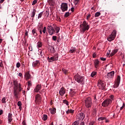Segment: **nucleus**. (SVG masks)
Returning a JSON list of instances; mask_svg holds the SVG:
<instances>
[{"label": "nucleus", "instance_id": "nucleus-1", "mask_svg": "<svg viewBox=\"0 0 125 125\" xmlns=\"http://www.w3.org/2000/svg\"><path fill=\"white\" fill-rule=\"evenodd\" d=\"M80 31L82 34H83V33L87 32L88 29H89V25L85 21H83V23L80 24Z\"/></svg>", "mask_w": 125, "mask_h": 125}, {"label": "nucleus", "instance_id": "nucleus-2", "mask_svg": "<svg viewBox=\"0 0 125 125\" xmlns=\"http://www.w3.org/2000/svg\"><path fill=\"white\" fill-rule=\"evenodd\" d=\"M14 95L15 97V99L17 101H19L20 93L18 90V84L17 81H14Z\"/></svg>", "mask_w": 125, "mask_h": 125}, {"label": "nucleus", "instance_id": "nucleus-3", "mask_svg": "<svg viewBox=\"0 0 125 125\" xmlns=\"http://www.w3.org/2000/svg\"><path fill=\"white\" fill-rule=\"evenodd\" d=\"M75 80L79 83L83 84H84V78L80 74H77L74 76Z\"/></svg>", "mask_w": 125, "mask_h": 125}, {"label": "nucleus", "instance_id": "nucleus-4", "mask_svg": "<svg viewBox=\"0 0 125 125\" xmlns=\"http://www.w3.org/2000/svg\"><path fill=\"white\" fill-rule=\"evenodd\" d=\"M85 104L86 107L87 108H90L92 106V99L90 97H88L85 100Z\"/></svg>", "mask_w": 125, "mask_h": 125}, {"label": "nucleus", "instance_id": "nucleus-5", "mask_svg": "<svg viewBox=\"0 0 125 125\" xmlns=\"http://www.w3.org/2000/svg\"><path fill=\"white\" fill-rule=\"evenodd\" d=\"M116 34H117V32L116 30H114L113 31V32L109 36V37H108V38H107V41H108L109 42H111L112 41H114V40L116 38Z\"/></svg>", "mask_w": 125, "mask_h": 125}, {"label": "nucleus", "instance_id": "nucleus-6", "mask_svg": "<svg viewBox=\"0 0 125 125\" xmlns=\"http://www.w3.org/2000/svg\"><path fill=\"white\" fill-rule=\"evenodd\" d=\"M47 29L48 34L51 36H52L56 32L55 29H54L53 26L51 25L48 26Z\"/></svg>", "mask_w": 125, "mask_h": 125}, {"label": "nucleus", "instance_id": "nucleus-7", "mask_svg": "<svg viewBox=\"0 0 125 125\" xmlns=\"http://www.w3.org/2000/svg\"><path fill=\"white\" fill-rule=\"evenodd\" d=\"M112 104V101L110 99L104 100L103 103L102 104V105L103 107H108L109 104Z\"/></svg>", "mask_w": 125, "mask_h": 125}, {"label": "nucleus", "instance_id": "nucleus-8", "mask_svg": "<svg viewBox=\"0 0 125 125\" xmlns=\"http://www.w3.org/2000/svg\"><path fill=\"white\" fill-rule=\"evenodd\" d=\"M68 5L66 2H62L61 5V9L62 12H66L68 10Z\"/></svg>", "mask_w": 125, "mask_h": 125}, {"label": "nucleus", "instance_id": "nucleus-9", "mask_svg": "<svg viewBox=\"0 0 125 125\" xmlns=\"http://www.w3.org/2000/svg\"><path fill=\"white\" fill-rule=\"evenodd\" d=\"M47 60H48V62H53L57 61V60H58V55H54V56L51 57H48Z\"/></svg>", "mask_w": 125, "mask_h": 125}, {"label": "nucleus", "instance_id": "nucleus-10", "mask_svg": "<svg viewBox=\"0 0 125 125\" xmlns=\"http://www.w3.org/2000/svg\"><path fill=\"white\" fill-rule=\"evenodd\" d=\"M121 77L120 75H118L117 76V79L115 83V84L114 85V87H115L116 88H117V87H119V85H120V83L121 82Z\"/></svg>", "mask_w": 125, "mask_h": 125}, {"label": "nucleus", "instance_id": "nucleus-11", "mask_svg": "<svg viewBox=\"0 0 125 125\" xmlns=\"http://www.w3.org/2000/svg\"><path fill=\"white\" fill-rule=\"evenodd\" d=\"M41 100L42 98L41 97V95L39 94L36 95L35 102L37 103V104L38 103L39 104H40Z\"/></svg>", "mask_w": 125, "mask_h": 125}, {"label": "nucleus", "instance_id": "nucleus-12", "mask_svg": "<svg viewBox=\"0 0 125 125\" xmlns=\"http://www.w3.org/2000/svg\"><path fill=\"white\" fill-rule=\"evenodd\" d=\"M42 89V86L41 84H37L36 87H35V89H34V92H39V91L40 90V89Z\"/></svg>", "mask_w": 125, "mask_h": 125}, {"label": "nucleus", "instance_id": "nucleus-13", "mask_svg": "<svg viewBox=\"0 0 125 125\" xmlns=\"http://www.w3.org/2000/svg\"><path fill=\"white\" fill-rule=\"evenodd\" d=\"M79 120H83L85 116L83 113H79L77 115Z\"/></svg>", "mask_w": 125, "mask_h": 125}, {"label": "nucleus", "instance_id": "nucleus-14", "mask_svg": "<svg viewBox=\"0 0 125 125\" xmlns=\"http://www.w3.org/2000/svg\"><path fill=\"white\" fill-rule=\"evenodd\" d=\"M24 76L26 81H28L30 79H31V74H30L29 71H27L26 73H25Z\"/></svg>", "mask_w": 125, "mask_h": 125}, {"label": "nucleus", "instance_id": "nucleus-15", "mask_svg": "<svg viewBox=\"0 0 125 125\" xmlns=\"http://www.w3.org/2000/svg\"><path fill=\"white\" fill-rule=\"evenodd\" d=\"M65 93V89L64 87H62L59 91V94L61 96H63Z\"/></svg>", "mask_w": 125, "mask_h": 125}, {"label": "nucleus", "instance_id": "nucleus-16", "mask_svg": "<svg viewBox=\"0 0 125 125\" xmlns=\"http://www.w3.org/2000/svg\"><path fill=\"white\" fill-rule=\"evenodd\" d=\"M115 74L114 71H111L107 74L108 78H113Z\"/></svg>", "mask_w": 125, "mask_h": 125}, {"label": "nucleus", "instance_id": "nucleus-17", "mask_svg": "<svg viewBox=\"0 0 125 125\" xmlns=\"http://www.w3.org/2000/svg\"><path fill=\"white\" fill-rule=\"evenodd\" d=\"M33 67H38L40 65V63L39 60H37L35 62H34L32 63Z\"/></svg>", "mask_w": 125, "mask_h": 125}, {"label": "nucleus", "instance_id": "nucleus-18", "mask_svg": "<svg viewBox=\"0 0 125 125\" xmlns=\"http://www.w3.org/2000/svg\"><path fill=\"white\" fill-rule=\"evenodd\" d=\"M32 33L33 36L35 37L38 36V31L36 29H32Z\"/></svg>", "mask_w": 125, "mask_h": 125}, {"label": "nucleus", "instance_id": "nucleus-19", "mask_svg": "<svg viewBox=\"0 0 125 125\" xmlns=\"http://www.w3.org/2000/svg\"><path fill=\"white\" fill-rule=\"evenodd\" d=\"M100 63V62L98 60H95L94 63H95V67L96 68H99V63Z\"/></svg>", "mask_w": 125, "mask_h": 125}, {"label": "nucleus", "instance_id": "nucleus-20", "mask_svg": "<svg viewBox=\"0 0 125 125\" xmlns=\"http://www.w3.org/2000/svg\"><path fill=\"white\" fill-rule=\"evenodd\" d=\"M98 86L100 87V89H102L103 90H105V84L103 83H101L100 84H98Z\"/></svg>", "mask_w": 125, "mask_h": 125}, {"label": "nucleus", "instance_id": "nucleus-21", "mask_svg": "<svg viewBox=\"0 0 125 125\" xmlns=\"http://www.w3.org/2000/svg\"><path fill=\"white\" fill-rule=\"evenodd\" d=\"M8 121L9 122V123H11L12 121V114L11 113L8 114Z\"/></svg>", "mask_w": 125, "mask_h": 125}, {"label": "nucleus", "instance_id": "nucleus-22", "mask_svg": "<svg viewBox=\"0 0 125 125\" xmlns=\"http://www.w3.org/2000/svg\"><path fill=\"white\" fill-rule=\"evenodd\" d=\"M49 111L51 112V114H54L56 112V108H49Z\"/></svg>", "mask_w": 125, "mask_h": 125}, {"label": "nucleus", "instance_id": "nucleus-23", "mask_svg": "<svg viewBox=\"0 0 125 125\" xmlns=\"http://www.w3.org/2000/svg\"><path fill=\"white\" fill-rule=\"evenodd\" d=\"M118 51V49H114L112 50L111 53H110V56H113L115 54H116V53H117Z\"/></svg>", "mask_w": 125, "mask_h": 125}, {"label": "nucleus", "instance_id": "nucleus-24", "mask_svg": "<svg viewBox=\"0 0 125 125\" xmlns=\"http://www.w3.org/2000/svg\"><path fill=\"white\" fill-rule=\"evenodd\" d=\"M36 12L37 11L36 10V9H34L33 12L31 13V17L33 18L32 19H34Z\"/></svg>", "mask_w": 125, "mask_h": 125}, {"label": "nucleus", "instance_id": "nucleus-25", "mask_svg": "<svg viewBox=\"0 0 125 125\" xmlns=\"http://www.w3.org/2000/svg\"><path fill=\"white\" fill-rule=\"evenodd\" d=\"M76 93L75 92H74L72 89H70V91L69 92V94L70 95L71 97H73V96L74 95V94Z\"/></svg>", "mask_w": 125, "mask_h": 125}, {"label": "nucleus", "instance_id": "nucleus-26", "mask_svg": "<svg viewBox=\"0 0 125 125\" xmlns=\"http://www.w3.org/2000/svg\"><path fill=\"white\" fill-rule=\"evenodd\" d=\"M62 71L65 75H67L68 73V71L64 68H62Z\"/></svg>", "mask_w": 125, "mask_h": 125}, {"label": "nucleus", "instance_id": "nucleus-27", "mask_svg": "<svg viewBox=\"0 0 125 125\" xmlns=\"http://www.w3.org/2000/svg\"><path fill=\"white\" fill-rule=\"evenodd\" d=\"M2 104H6V97H3L2 98L1 100Z\"/></svg>", "mask_w": 125, "mask_h": 125}, {"label": "nucleus", "instance_id": "nucleus-28", "mask_svg": "<svg viewBox=\"0 0 125 125\" xmlns=\"http://www.w3.org/2000/svg\"><path fill=\"white\" fill-rule=\"evenodd\" d=\"M43 12H42L40 13V14H39V15L38 16V19H41V18L42 17V16L43 15Z\"/></svg>", "mask_w": 125, "mask_h": 125}, {"label": "nucleus", "instance_id": "nucleus-29", "mask_svg": "<svg viewBox=\"0 0 125 125\" xmlns=\"http://www.w3.org/2000/svg\"><path fill=\"white\" fill-rule=\"evenodd\" d=\"M42 43L41 42H39L37 43V46L40 48V47H42Z\"/></svg>", "mask_w": 125, "mask_h": 125}, {"label": "nucleus", "instance_id": "nucleus-30", "mask_svg": "<svg viewBox=\"0 0 125 125\" xmlns=\"http://www.w3.org/2000/svg\"><path fill=\"white\" fill-rule=\"evenodd\" d=\"M101 13L100 12H96L95 14V17L96 18V17H99V16L101 15Z\"/></svg>", "mask_w": 125, "mask_h": 125}, {"label": "nucleus", "instance_id": "nucleus-31", "mask_svg": "<svg viewBox=\"0 0 125 125\" xmlns=\"http://www.w3.org/2000/svg\"><path fill=\"white\" fill-rule=\"evenodd\" d=\"M76 51V48H72V49L70 50L69 52L70 53H73L75 52Z\"/></svg>", "mask_w": 125, "mask_h": 125}, {"label": "nucleus", "instance_id": "nucleus-32", "mask_svg": "<svg viewBox=\"0 0 125 125\" xmlns=\"http://www.w3.org/2000/svg\"><path fill=\"white\" fill-rule=\"evenodd\" d=\"M70 113H74V110L72 109H68L67 111H66V114H70Z\"/></svg>", "mask_w": 125, "mask_h": 125}, {"label": "nucleus", "instance_id": "nucleus-33", "mask_svg": "<svg viewBox=\"0 0 125 125\" xmlns=\"http://www.w3.org/2000/svg\"><path fill=\"white\" fill-rule=\"evenodd\" d=\"M55 33H58L59 32H60V27H58V26H57L56 28H55Z\"/></svg>", "mask_w": 125, "mask_h": 125}, {"label": "nucleus", "instance_id": "nucleus-34", "mask_svg": "<svg viewBox=\"0 0 125 125\" xmlns=\"http://www.w3.org/2000/svg\"><path fill=\"white\" fill-rule=\"evenodd\" d=\"M70 13L69 12H66L65 14L64 15V17L65 18H67L68 17H69L70 16Z\"/></svg>", "mask_w": 125, "mask_h": 125}, {"label": "nucleus", "instance_id": "nucleus-35", "mask_svg": "<svg viewBox=\"0 0 125 125\" xmlns=\"http://www.w3.org/2000/svg\"><path fill=\"white\" fill-rule=\"evenodd\" d=\"M47 118H48V117L47 115H43V116L42 117V119L43 121H46Z\"/></svg>", "mask_w": 125, "mask_h": 125}, {"label": "nucleus", "instance_id": "nucleus-36", "mask_svg": "<svg viewBox=\"0 0 125 125\" xmlns=\"http://www.w3.org/2000/svg\"><path fill=\"white\" fill-rule=\"evenodd\" d=\"M50 51H51V53H53L55 52V48L54 47H52V46L50 47Z\"/></svg>", "mask_w": 125, "mask_h": 125}, {"label": "nucleus", "instance_id": "nucleus-37", "mask_svg": "<svg viewBox=\"0 0 125 125\" xmlns=\"http://www.w3.org/2000/svg\"><path fill=\"white\" fill-rule=\"evenodd\" d=\"M97 75V72H92V73L91 74V77H95V75Z\"/></svg>", "mask_w": 125, "mask_h": 125}, {"label": "nucleus", "instance_id": "nucleus-38", "mask_svg": "<svg viewBox=\"0 0 125 125\" xmlns=\"http://www.w3.org/2000/svg\"><path fill=\"white\" fill-rule=\"evenodd\" d=\"M39 55H40L41 56V57L43 56V54H42V50L39 49Z\"/></svg>", "mask_w": 125, "mask_h": 125}, {"label": "nucleus", "instance_id": "nucleus-39", "mask_svg": "<svg viewBox=\"0 0 125 125\" xmlns=\"http://www.w3.org/2000/svg\"><path fill=\"white\" fill-rule=\"evenodd\" d=\"M18 91L19 92V97H20V92H21V85H19V86H18Z\"/></svg>", "mask_w": 125, "mask_h": 125}, {"label": "nucleus", "instance_id": "nucleus-40", "mask_svg": "<svg viewBox=\"0 0 125 125\" xmlns=\"http://www.w3.org/2000/svg\"><path fill=\"white\" fill-rule=\"evenodd\" d=\"M63 103V104H66V105H69V102H68L66 100H64Z\"/></svg>", "mask_w": 125, "mask_h": 125}, {"label": "nucleus", "instance_id": "nucleus-41", "mask_svg": "<svg viewBox=\"0 0 125 125\" xmlns=\"http://www.w3.org/2000/svg\"><path fill=\"white\" fill-rule=\"evenodd\" d=\"M46 31V26H44V27L43 28L42 32H43V34H45Z\"/></svg>", "mask_w": 125, "mask_h": 125}, {"label": "nucleus", "instance_id": "nucleus-42", "mask_svg": "<svg viewBox=\"0 0 125 125\" xmlns=\"http://www.w3.org/2000/svg\"><path fill=\"white\" fill-rule=\"evenodd\" d=\"M57 37L56 36H53L52 37L53 41H57Z\"/></svg>", "mask_w": 125, "mask_h": 125}, {"label": "nucleus", "instance_id": "nucleus-43", "mask_svg": "<svg viewBox=\"0 0 125 125\" xmlns=\"http://www.w3.org/2000/svg\"><path fill=\"white\" fill-rule=\"evenodd\" d=\"M79 123L78 121H75L72 123V125H79Z\"/></svg>", "mask_w": 125, "mask_h": 125}, {"label": "nucleus", "instance_id": "nucleus-44", "mask_svg": "<svg viewBox=\"0 0 125 125\" xmlns=\"http://www.w3.org/2000/svg\"><path fill=\"white\" fill-rule=\"evenodd\" d=\"M43 26L42 25H40L39 26V27L38 28V31L42 30V29Z\"/></svg>", "mask_w": 125, "mask_h": 125}, {"label": "nucleus", "instance_id": "nucleus-45", "mask_svg": "<svg viewBox=\"0 0 125 125\" xmlns=\"http://www.w3.org/2000/svg\"><path fill=\"white\" fill-rule=\"evenodd\" d=\"M109 98L110 99V100H111L112 103V101L114 100V96L113 95H111L110 96H109Z\"/></svg>", "mask_w": 125, "mask_h": 125}, {"label": "nucleus", "instance_id": "nucleus-46", "mask_svg": "<svg viewBox=\"0 0 125 125\" xmlns=\"http://www.w3.org/2000/svg\"><path fill=\"white\" fill-rule=\"evenodd\" d=\"M45 16L47 18L48 17L49 15V13L48 11H46V12H45Z\"/></svg>", "mask_w": 125, "mask_h": 125}, {"label": "nucleus", "instance_id": "nucleus-47", "mask_svg": "<svg viewBox=\"0 0 125 125\" xmlns=\"http://www.w3.org/2000/svg\"><path fill=\"white\" fill-rule=\"evenodd\" d=\"M21 66V64L20 63V62H18V63H17V64H16L17 68H20Z\"/></svg>", "mask_w": 125, "mask_h": 125}, {"label": "nucleus", "instance_id": "nucleus-48", "mask_svg": "<svg viewBox=\"0 0 125 125\" xmlns=\"http://www.w3.org/2000/svg\"><path fill=\"white\" fill-rule=\"evenodd\" d=\"M38 0H34L32 2V5H35L37 3Z\"/></svg>", "mask_w": 125, "mask_h": 125}, {"label": "nucleus", "instance_id": "nucleus-49", "mask_svg": "<svg viewBox=\"0 0 125 125\" xmlns=\"http://www.w3.org/2000/svg\"><path fill=\"white\" fill-rule=\"evenodd\" d=\"M125 107V103H123V104L122 105V106H121L120 107V110H122L123 109H124V108Z\"/></svg>", "mask_w": 125, "mask_h": 125}, {"label": "nucleus", "instance_id": "nucleus-50", "mask_svg": "<svg viewBox=\"0 0 125 125\" xmlns=\"http://www.w3.org/2000/svg\"><path fill=\"white\" fill-rule=\"evenodd\" d=\"M27 83H28V86H31L32 83H31V81H28Z\"/></svg>", "mask_w": 125, "mask_h": 125}, {"label": "nucleus", "instance_id": "nucleus-51", "mask_svg": "<svg viewBox=\"0 0 125 125\" xmlns=\"http://www.w3.org/2000/svg\"><path fill=\"white\" fill-rule=\"evenodd\" d=\"M104 119V118L103 117H101L100 118H98V121H103Z\"/></svg>", "mask_w": 125, "mask_h": 125}, {"label": "nucleus", "instance_id": "nucleus-52", "mask_svg": "<svg viewBox=\"0 0 125 125\" xmlns=\"http://www.w3.org/2000/svg\"><path fill=\"white\" fill-rule=\"evenodd\" d=\"M21 105L22 104H21V101L18 102V106L20 107V106H21Z\"/></svg>", "mask_w": 125, "mask_h": 125}, {"label": "nucleus", "instance_id": "nucleus-53", "mask_svg": "<svg viewBox=\"0 0 125 125\" xmlns=\"http://www.w3.org/2000/svg\"><path fill=\"white\" fill-rule=\"evenodd\" d=\"M100 59L102 60V61H105L106 60V58H104V57H101Z\"/></svg>", "mask_w": 125, "mask_h": 125}, {"label": "nucleus", "instance_id": "nucleus-54", "mask_svg": "<svg viewBox=\"0 0 125 125\" xmlns=\"http://www.w3.org/2000/svg\"><path fill=\"white\" fill-rule=\"evenodd\" d=\"M90 17H91L90 14L88 15V16H87V18H86L87 20H88V19L90 18Z\"/></svg>", "mask_w": 125, "mask_h": 125}, {"label": "nucleus", "instance_id": "nucleus-55", "mask_svg": "<svg viewBox=\"0 0 125 125\" xmlns=\"http://www.w3.org/2000/svg\"><path fill=\"white\" fill-rule=\"evenodd\" d=\"M74 3L75 5H76L78 3V2L77 1H76V0H75V1H74Z\"/></svg>", "mask_w": 125, "mask_h": 125}, {"label": "nucleus", "instance_id": "nucleus-56", "mask_svg": "<svg viewBox=\"0 0 125 125\" xmlns=\"http://www.w3.org/2000/svg\"><path fill=\"white\" fill-rule=\"evenodd\" d=\"M79 125H85V123L84 122H82Z\"/></svg>", "mask_w": 125, "mask_h": 125}, {"label": "nucleus", "instance_id": "nucleus-57", "mask_svg": "<svg viewBox=\"0 0 125 125\" xmlns=\"http://www.w3.org/2000/svg\"><path fill=\"white\" fill-rule=\"evenodd\" d=\"M0 67H3V63L2 62H0Z\"/></svg>", "mask_w": 125, "mask_h": 125}, {"label": "nucleus", "instance_id": "nucleus-58", "mask_svg": "<svg viewBox=\"0 0 125 125\" xmlns=\"http://www.w3.org/2000/svg\"><path fill=\"white\" fill-rule=\"evenodd\" d=\"M71 12H73L74 11V7H71Z\"/></svg>", "mask_w": 125, "mask_h": 125}, {"label": "nucleus", "instance_id": "nucleus-59", "mask_svg": "<svg viewBox=\"0 0 125 125\" xmlns=\"http://www.w3.org/2000/svg\"><path fill=\"white\" fill-rule=\"evenodd\" d=\"M3 114V111L2 110H0V115Z\"/></svg>", "mask_w": 125, "mask_h": 125}, {"label": "nucleus", "instance_id": "nucleus-60", "mask_svg": "<svg viewBox=\"0 0 125 125\" xmlns=\"http://www.w3.org/2000/svg\"><path fill=\"white\" fill-rule=\"evenodd\" d=\"M4 0H0V3H3V2L4 1Z\"/></svg>", "mask_w": 125, "mask_h": 125}, {"label": "nucleus", "instance_id": "nucleus-61", "mask_svg": "<svg viewBox=\"0 0 125 125\" xmlns=\"http://www.w3.org/2000/svg\"><path fill=\"white\" fill-rule=\"evenodd\" d=\"M89 125H94L93 122H90V123L89 124Z\"/></svg>", "mask_w": 125, "mask_h": 125}, {"label": "nucleus", "instance_id": "nucleus-62", "mask_svg": "<svg viewBox=\"0 0 125 125\" xmlns=\"http://www.w3.org/2000/svg\"><path fill=\"white\" fill-rule=\"evenodd\" d=\"M96 54L95 53H93V58H96Z\"/></svg>", "mask_w": 125, "mask_h": 125}, {"label": "nucleus", "instance_id": "nucleus-63", "mask_svg": "<svg viewBox=\"0 0 125 125\" xmlns=\"http://www.w3.org/2000/svg\"><path fill=\"white\" fill-rule=\"evenodd\" d=\"M18 75L19 76V77H21V76L22 75V74L20 73L18 74Z\"/></svg>", "mask_w": 125, "mask_h": 125}, {"label": "nucleus", "instance_id": "nucleus-64", "mask_svg": "<svg viewBox=\"0 0 125 125\" xmlns=\"http://www.w3.org/2000/svg\"><path fill=\"white\" fill-rule=\"evenodd\" d=\"M22 125H26V123H25V122L24 121L22 122Z\"/></svg>", "mask_w": 125, "mask_h": 125}]
</instances>
